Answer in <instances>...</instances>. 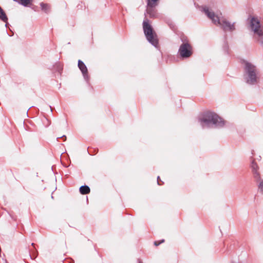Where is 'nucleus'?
Listing matches in <instances>:
<instances>
[{
	"label": "nucleus",
	"instance_id": "nucleus-1",
	"mask_svg": "<svg viewBox=\"0 0 263 263\" xmlns=\"http://www.w3.org/2000/svg\"><path fill=\"white\" fill-rule=\"evenodd\" d=\"M244 65L243 79L246 84L249 85H258L260 82L259 70L252 63L243 60Z\"/></svg>",
	"mask_w": 263,
	"mask_h": 263
},
{
	"label": "nucleus",
	"instance_id": "nucleus-2",
	"mask_svg": "<svg viewBox=\"0 0 263 263\" xmlns=\"http://www.w3.org/2000/svg\"><path fill=\"white\" fill-rule=\"evenodd\" d=\"M199 122L202 127L204 125L208 127H222L224 125V121L214 112H204L202 117L199 119Z\"/></svg>",
	"mask_w": 263,
	"mask_h": 263
},
{
	"label": "nucleus",
	"instance_id": "nucleus-3",
	"mask_svg": "<svg viewBox=\"0 0 263 263\" xmlns=\"http://www.w3.org/2000/svg\"><path fill=\"white\" fill-rule=\"evenodd\" d=\"M143 29L146 40L153 46L156 47L159 43L157 35L152 25L149 24L147 18H145L143 22Z\"/></svg>",
	"mask_w": 263,
	"mask_h": 263
},
{
	"label": "nucleus",
	"instance_id": "nucleus-4",
	"mask_svg": "<svg viewBox=\"0 0 263 263\" xmlns=\"http://www.w3.org/2000/svg\"><path fill=\"white\" fill-rule=\"evenodd\" d=\"M250 27L254 32L255 39L263 47V26L257 18L253 16L250 20Z\"/></svg>",
	"mask_w": 263,
	"mask_h": 263
},
{
	"label": "nucleus",
	"instance_id": "nucleus-5",
	"mask_svg": "<svg viewBox=\"0 0 263 263\" xmlns=\"http://www.w3.org/2000/svg\"><path fill=\"white\" fill-rule=\"evenodd\" d=\"M193 48L189 43H184L180 45L178 54L182 59L190 58L193 54Z\"/></svg>",
	"mask_w": 263,
	"mask_h": 263
},
{
	"label": "nucleus",
	"instance_id": "nucleus-6",
	"mask_svg": "<svg viewBox=\"0 0 263 263\" xmlns=\"http://www.w3.org/2000/svg\"><path fill=\"white\" fill-rule=\"evenodd\" d=\"M235 23L231 24L230 22L223 20L221 21H220V23H217V24L221 26L224 31L232 32L235 30Z\"/></svg>",
	"mask_w": 263,
	"mask_h": 263
},
{
	"label": "nucleus",
	"instance_id": "nucleus-7",
	"mask_svg": "<svg viewBox=\"0 0 263 263\" xmlns=\"http://www.w3.org/2000/svg\"><path fill=\"white\" fill-rule=\"evenodd\" d=\"M203 11L207 15V16L212 20V22L216 24L217 23H220V20L217 16H215V13L213 11H210L209 8L206 7L203 8Z\"/></svg>",
	"mask_w": 263,
	"mask_h": 263
},
{
	"label": "nucleus",
	"instance_id": "nucleus-8",
	"mask_svg": "<svg viewBox=\"0 0 263 263\" xmlns=\"http://www.w3.org/2000/svg\"><path fill=\"white\" fill-rule=\"evenodd\" d=\"M78 66L79 68L80 69V70H81V71L82 72L84 79L86 81H88L89 80V77H88V69H87L86 66L84 64V63L83 61H82L81 60H79Z\"/></svg>",
	"mask_w": 263,
	"mask_h": 263
},
{
	"label": "nucleus",
	"instance_id": "nucleus-9",
	"mask_svg": "<svg viewBox=\"0 0 263 263\" xmlns=\"http://www.w3.org/2000/svg\"><path fill=\"white\" fill-rule=\"evenodd\" d=\"M158 5H146V13L150 18H157L158 16V13L156 8Z\"/></svg>",
	"mask_w": 263,
	"mask_h": 263
},
{
	"label": "nucleus",
	"instance_id": "nucleus-10",
	"mask_svg": "<svg viewBox=\"0 0 263 263\" xmlns=\"http://www.w3.org/2000/svg\"><path fill=\"white\" fill-rule=\"evenodd\" d=\"M0 20L6 23L5 26L7 27L9 25L8 21V18L5 12V11L2 9V8L0 6Z\"/></svg>",
	"mask_w": 263,
	"mask_h": 263
},
{
	"label": "nucleus",
	"instance_id": "nucleus-11",
	"mask_svg": "<svg viewBox=\"0 0 263 263\" xmlns=\"http://www.w3.org/2000/svg\"><path fill=\"white\" fill-rule=\"evenodd\" d=\"M79 191L82 195H86L90 193V187L87 185H84L80 186L79 188Z\"/></svg>",
	"mask_w": 263,
	"mask_h": 263
},
{
	"label": "nucleus",
	"instance_id": "nucleus-12",
	"mask_svg": "<svg viewBox=\"0 0 263 263\" xmlns=\"http://www.w3.org/2000/svg\"><path fill=\"white\" fill-rule=\"evenodd\" d=\"M251 158L252 159L251 164V168L252 170V172L258 171L259 169V166H258L257 163L255 162V159H253L252 156H251Z\"/></svg>",
	"mask_w": 263,
	"mask_h": 263
},
{
	"label": "nucleus",
	"instance_id": "nucleus-13",
	"mask_svg": "<svg viewBox=\"0 0 263 263\" xmlns=\"http://www.w3.org/2000/svg\"><path fill=\"white\" fill-rule=\"evenodd\" d=\"M40 6L41 7V10L46 13H48L49 12L50 7L48 4L42 2L40 3Z\"/></svg>",
	"mask_w": 263,
	"mask_h": 263
},
{
	"label": "nucleus",
	"instance_id": "nucleus-14",
	"mask_svg": "<svg viewBox=\"0 0 263 263\" xmlns=\"http://www.w3.org/2000/svg\"><path fill=\"white\" fill-rule=\"evenodd\" d=\"M222 49L225 54H229V46L228 43L227 41V38L226 36L224 37V44H223V45L222 47Z\"/></svg>",
	"mask_w": 263,
	"mask_h": 263
},
{
	"label": "nucleus",
	"instance_id": "nucleus-15",
	"mask_svg": "<svg viewBox=\"0 0 263 263\" xmlns=\"http://www.w3.org/2000/svg\"><path fill=\"white\" fill-rule=\"evenodd\" d=\"M252 173H253V177L256 182H258V181H260V180H261L260 178V175L258 171H255V172H252Z\"/></svg>",
	"mask_w": 263,
	"mask_h": 263
},
{
	"label": "nucleus",
	"instance_id": "nucleus-16",
	"mask_svg": "<svg viewBox=\"0 0 263 263\" xmlns=\"http://www.w3.org/2000/svg\"><path fill=\"white\" fill-rule=\"evenodd\" d=\"M32 0H20L19 3L24 7H28Z\"/></svg>",
	"mask_w": 263,
	"mask_h": 263
},
{
	"label": "nucleus",
	"instance_id": "nucleus-17",
	"mask_svg": "<svg viewBox=\"0 0 263 263\" xmlns=\"http://www.w3.org/2000/svg\"><path fill=\"white\" fill-rule=\"evenodd\" d=\"M160 0H147V5H150L151 6L155 5H158Z\"/></svg>",
	"mask_w": 263,
	"mask_h": 263
},
{
	"label": "nucleus",
	"instance_id": "nucleus-18",
	"mask_svg": "<svg viewBox=\"0 0 263 263\" xmlns=\"http://www.w3.org/2000/svg\"><path fill=\"white\" fill-rule=\"evenodd\" d=\"M258 185V191L261 194H263V180H260Z\"/></svg>",
	"mask_w": 263,
	"mask_h": 263
},
{
	"label": "nucleus",
	"instance_id": "nucleus-19",
	"mask_svg": "<svg viewBox=\"0 0 263 263\" xmlns=\"http://www.w3.org/2000/svg\"><path fill=\"white\" fill-rule=\"evenodd\" d=\"M180 40L182 42V43H186V42L189 43L187 37L186 36H185L184 35H181Z\"/></svg>",
	"mask_w": 263,
	"mask_h": 263
},
{
	"label": "nucleus",
	"instance_id": "nucleus-20",
	"mask_svg": "<svg viewBox=\"0 0 263 263\" xmlns=\"http://www.w3.org/2000/svg\"><path fill=\"white\" fill-rule=\"evenodd\" d=\"M164 242V239H162L160 241H154V245L155 246H158L159 245H160L161 243H163Z\"/></svg>",
	"mask_w": 263,
	"mask_h": 263
},
{
	"label": "nucleus",
	"instance_id": "nucleus-21",
	"mask_svg": "<svg viewBox=\"0 0 263 263\" xmlns=\"http://www.w3.org/2000/svg\"><path fill=\"white\" fill-rule=\"evenodd\" d=\"M169 26H170V27L172 29V30H175L176 29L175 28V26L174 24H173L172 23H171V24H169Z\"/></svg>",
	"mask_w": 263,
	"mask_h": 263
},
{
	"label": "nucleus",
	"instance_id": "nucleus-22",
	"mask_svg": "<svg viewBox=\"0 0 263 263\" xmlns=\"http://www.w3.org/2000/svg\"><path fill=\"white\" fill-rule=\"evenodd\" d=\"M62 138L63 139L64 141H66V136L65 135H63L61 137L57 138V140H58L59 139Z\"/></svg>",
	"mask_w": 263,
	"mask_h": 263
},
{
	"label": "nucleus",
	"instance_id": "nucleus-23",
	"mask_svg": "<svg viewBox=\"0 0 263 263\" xmlns=\"http://www.w3.org/2000/svg\"><path fill=\"white\" fill-rule=\"evenodd\" d=\"M160 180V177L159 176H158L157 177V183L158 185H161L160 183H159V180Z\"/></svg>",
	"mask_w": 263,
	"mask_h": 263
},
{
	"label": "nucleus",
	"instance_id": "nucleus-24",
	"mask_svg": "<svg viewBox=\"0 0 263 263\" xmlns=\"http://www.w3.org/2000/svg\"><path fill=\"white\" fill-rule=\"evenodd\" d=\"M138 263H143L142 261L140 259H138Z\"/></svg>",
	"mask_w": 263,
	"mask_h": 263
},
{
	"label": "nucleus",
	"instance_id": "nucleus-25",
	"mask_svg": "<svg viewBox=\"0 0 263 263\" xmlns=\"http://www.w3.org/2000/svg\"><path fill=\"white\" fill-rule=\"evenodd\" d=\"M14 2H20V0H13Z\"/></svg>",
	"mask_w": 263,
	"mask_h": 263
},
{
	"label": "nucleus",
	"instance_id": "nucleus-26",
	"mask_svg": "<svg viewBox=\"0 0 263 263\" xmlns=\"http://www.w3.org/2000/svg\"><path fill=\"white\" fill-rule=\"evenodd\" d=\"M62 70V68H59V69H58V71H59V72H60V71H61V70Z\"/></svg>",
	"mask_w": 263,
	"mask_h": 263
},
{
	"label": "nucleus",
	"instance_id": "nucleus-27",
	"mask_svg": "<svg viewBox=\"0 0 263 263\" xmlns=\"http://www.w3.org/2000/svg\"><path fill=\"white\" fill-rule=\"evenodd\" d=\"M29 256L32 259V256H31V255L30 253H29Z\"/></svg>",
	"mask_w": 263,
	"mask_h": 263
},
{
	"label": "nucleus",
	"instance_id": "nucleus-28",
	"mask_svg": "<svg viewBox=\"0 0 263 263\" xmlns=\"http://www.w3.org/2000/svg\"><path fill=\"white\" fill-rule=\"evenodd\" d=\"M253 152H254V151H252V155H254Z\"/></svg>",
	"mask_w": 263,
	"mask_h": 263
},
{
	"label": "nucleus",
	"instance_id": "nucleus-29",
	"mask_svg": "<svg viewBox=\"0 0 263 263\" xmlns=\"http://www.w3.org/2000/svg\"><path fill=\"white\" fill-rule=\"evenodd\" d=\"M50 109H51V111H52V107L51 106H50Z\"/></svg>",
	"mask_w": 263,
	"mask_h": 263
},
{
	"label": "nucleus",
	"instance_id": "nucleus-30",
	"mask_svg": "<svg viewBox=\"0 0 263 263\" xmlns=\"http://www.w3.org/2000/svg\"><path fill=\"white\" fill-rule=\"evenodd\" d=\"M31 245H32V246H33L34 245V243H32Z\"/></svg>",
	"mask_w": 263,
	"mask_h": 263
},
{
	"label": "nucleus",
	"instance_id": "nucleus-31",
	"mask_svg": "<svg viewBox=\"0 0 263 263\" xmlns=\"http://www.w3.org/2000/svg\"><path fill=\"white\" fill-rule=\"evenodd\" d=\"M262 1H263V0H262Z\"/></svg>",
	"mask_w": 263,
	"mask_h": 263
}]
</instances>
